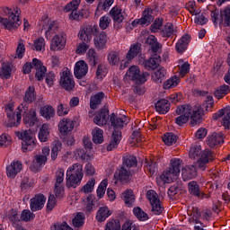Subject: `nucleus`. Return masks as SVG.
I'll use <instances>...</instances> for the list:
<instances>
[{
    "instance_id": "1",
    "label": "nucleus",
    "mask_w": 230,
    "mask_h": 230,
    "mask_svg": "<svg viewBox=\"0 0 230 230\" xmlns=\"http://www.w3.org/2000/svg\"><path fill=\"white\" fill-rule=\"evenodd\" d=\"M110 121L111 127H114V130L111 135V142L107 146V150L108 152H112V150L116 149L119 143H121V131L118 128H123L130 119L127 116H122L120 118L118 116H111Z\"/></svg>"
},
{
    "instance_id": "2",
    "label": "nucleus",
    "mask_w": 230,
    "mask_h": 230,
    "mask_svg": "<svg viewBox=\"0 0 230 230\" xmlns=\"http://www.w3.org/2000/svg\"><path fill=\"white\" fill-rule=\"evenodd\" d=\"M0 13L8 15V18L0 17V22L4 26L5 30H16L21 26V8L16 7L13 11L8 7L0 9Z\"/></svg>"
},
{
    "instance_id": "3",
    "label": "nucleus",
    "mask_w": 230,
    "mask_h": 230,
    "mask_svg": "<svg viewBox=\"0 0 230 230\" xmlns=\"http://www.w3.org/2000/svg\"><path fill=\"white\" fill-rule=\"evenodd\" d=\"M84 179V170L80 164H75L66 171V188H78L82 184Z\"/></svg>"
},
{
    "instance_id": "4",
    "label": "nucleus",
    "mask_w": 230,
    "mask_h": 230,
    "mask_svg": "<svg viewBox=\"0 0 230 230\" xmlns=\"http://www.w3.org/2000/svg\"><path fill=\"white\" fill-rule=\"evenodd\" d=\"M15 136L22 141V152H31L35 148L37 139L31 130L16 131Z\"/></svg>"
},
{
    "instance_id": "5",
    "label": "nucleus",
    "mask_w": 230,
    "mask_h": 230,
    "mask_svg": "<svg viewBox=\"0 0 230 230\" xmlns=\"http://www.w3.org/2000/svg\"><path fill=\"white\" fill-rule=\"evenodd\" d=\"M127 75L136 84H143L148 80L150 74L146 72H141L139 66H133L128 70Z\"/></svg>"
},
{
    "instance_id": "6",
    "label": "nucleus",
    "mask_w": 230,
    "mask_h": 230,
    "mask_svg": "<svg viewBox=\"0 0 230 230\" xmlns=\"http://www.w3.org/2000/svg\"><path fill=\"white\" fill-rule=\"evenodd\" d=\"M59 85L67 91V93H71V91H75V78H73V74H71V70L66 68L60 74Z\"/></svg>"
},
{
    "instance_id": "7",
    "label": "nucleus",
    "mask_w": 230,
    "mask_h": 230,
    "mask_svg": "<svg viewBox=\"0 0 230 230\" xmlns=\"http://www.w3.org/2000/svg\"><path fill=\"white\" fill-rule=\"evenodd\" d=\"M181 164L182 160L180 158L171 159L169 169L164 172V179L170 181L171 177H179L181 175Z\"/></svg>"
},
{
    "instance_id": "8",
    "label": "nucleus",
    "mask_w": 230,
    "mask_h": 230,
    "mask_svg": "<svg viewBox=\"0 0 230 230\" xmlns=\"http://www.w3.org/2000/svg\"><path fill=\"white\" fill-rule=\"evenodd\" d=\"M109 13L114 22L113 28L115 30H121L123 28V21H125L123 9L119 5H115Z\"/></svg>"
},
{
    "instance_id": "9",
    "label": "nucleus",
    "mask_w": 230,
    "mask_h": 230,
    "mask_svg": "<svg viewBox=\"0 0 230 230\" xmlns=\"http://www.w3.org/2000/svg\"><path fill=\"white\" fill-rule=\"evenodd\" d=\"M100 28L98 25H87L80 29L78 32V39L82 40V42L89 43L93 39V35H96L98 33Z\"/></svg>"
},
{
    "instance_id": "10",
    "label": "nucleus",
    "mask_w": 230,
    "mask_h": 230,
    "mask_svg": "<svg viewBox=\"0 0 230 230\" xmlns=\"http://www.w3.org/2000/svg\"><path fill=\"white\" fill-rule=\"evenodd\" d=\"M42 30H45V37L49 40L52 35L58 31V22L46 18L41 22Z\"/></svg>"
},
{
    "instance_id": "11",
    "label": "nucleus",
    "mask_w": 230,
    "mask_h": 230,
    "mask_svg": "<svg viewBox=\"0 0 230 230\" xmlns=\"http://www.w3.org/2000/svg\"><path fill=\"white\" fill-rule=\"evenodd\" d=\"M215 161V153L209 149H205L201 151L199 155V159L198 160V166L201 170H206V164Z\"/></svg>"
},
{
    "instance_id": "12",
    "label": "nucleus",
    "mask_w": 230,
    "mask_h": 230,
    "mask_svg": "<svg viewBox=\"0 0 230 230\" xmlns=\"http://www.w3.org/2000/svg\"><path fill=\"white\" fill-rule=\"evenodd\" d=\"M46 200L47 198L42 193L36 194L32 199H31L30 208L32 213H35V211H40V209L44 208Z\"/></svg>"
},
{
    "instance_id": "13",
    "label": "nucleus",
    "mask_w": 230,
    "mask_h": 230,
    "mask_svg": "<svg viewBox=\"0 0 230 230\" xmlns=\"http://www.w3.org/2000/svg\"><path fill=\"white\" fill-rule=\"evenodd\" d=\"M207 144L209 148H217V146H221L224 145V134L222 132H214L208 135L207 137Z\"/></svg>"
},
{
    "instance_id": "14",
    "label": "nucleus",
    "mask_w": 230,
    "mask_h": 230,
    "mask_svg": "<svg viewBox=\"0 0 230 230\" xmlns=\"http://www.w3.org/2000/svg\"><path fill=\"white\" fill-rule=\"evenodd\" d=\"M188 191L192 197H197V199H208V194L200 190V185L196 181H190L188 183Z\"/></svg>"
},
{
    "instance_id": "15",
    "label": "nucleus",
    "mask_w": 230,
    "mask_h": 230,
    "mask_svg": "<svg viewBox=\"0 0 230 230\" xmlns=\"http://www.w3.org/2000/svg\"><path fill=\"white\" fill-rule=\"evenodd\" d=\"M131 177L132 172H130V169H127V167H124L123 165H121V167L114 173V179L119 181V182H129Z\"/></svg>"
},
{
    "instance_id": "16",
    "label": "nucleus",
    "mask_w": 230,
    "mask_h": 230,
    "mask_svg": "<svg viewBox=\"0 0 230 230\" xmlns=\"http://www.w3.org/2000/svg\"><path fill=\"white\" fill-rule=\"evenodd\" d=\"M87 73H89V66H87V63L84 60L77 61L74 68V75L75 78L80 80L81 78H84Z\"/></svg>"
},
{
    "instance_id": "17",
    "label": "nucleus",
    "mask_w": 230,
    "mask_h": 230,
    "mask_svg": "<svg viewBox=\"0 0 230 230\" xmlns=\"http://www.w3.org/2000/svg\"><path fill=\"white\" fill-rule=\"evenodd\" d=\"M32 66L36 69L35 76L39 82L44 80V76H46V71L48 68L42 65V61L37 58L32 59Z\"/></svg>"
},
{
    "instance_id": "18",
    "label": "nucleus",
    "mask_w": 230,
    "mask_h": 230,
    "mask_svg": "<svg viewBox=\"0 0 230 230\" xmlns=\"http://www.w3.org/2000/svg\"><path fill=\"white\" fill-rule=\"evenodd\" d=\"M143 64L145 69H146L147 71L157 69V67H159V64H161V56H159V54H154L148 59L144 60Z\"/></svg>"
},
{
    "instance_id": "19",
    "label": "nucleus",
    "mask_w": 230,
    "mask_h": 230,
    "mask_svg": "<svg viewBox=\"0 0 230 230\" xmlns=\"http://www.w3.org/2000/svg\"><path fill=\"white\" fill-rule=\"evenodd\" d=\"M21 170H22V164L20 161L12 162L11 164L6 167L7 177L15 179L17 173H20Z\"/></svg>"
},
{
    "instance_id": "20",
    "label": "nucleus",
    "mask_w": 230,
    "mask_h": 230,
    "mask_svg": "<svg viewBox=\"0 0 230 230\" xmlns=\"http://www.w3.org/2000/svg\"><path fill=\"white\" fill-rule=\"evenodd\" d=\"M93 42L96 49H104L107 45V33L98 31V33L93 34Z\"/></svg>"
},
{
    "instance_id": "21",
    "label": "nucleus",
    "mask_w": 230,
    "mask_h": 230,
    "mask_svg": "<svg viewBox=\"0 0 230 230\" xmlns=\"http://www.w3.org/2000/svg\"><path fill=\"white\" fill-rule=\"evenodd\" d=\"M191 40L190 34H184L176 43L175 49L177 53L182 54L188 49V46Z\"/></svg>"
},
{
    "instance_id": "22",
    "label": "nucleus",
    "mask_w": 230,
    "mask_h": 230,
    "mask_svg": "<svg viewBox=\"0 0 230 230\" xmlns=\"http://www.w3.org/2000/svg\"><path fill=\"white\" fill-rule=\"evenodd\" d=\"M66 46V38H64V34H58L54 36L52 39V43L50 45L51 51H58L60 49H64Z\"/></svg>"
},
{
    "instance_id": "23",
    "label": "nucleus",
    "mask_w": 230,
    "mask_h": 230,
    "mask_svg": "<svg viewBox=\"0 0 230 230\" xmlns=\"http://www.w3.org/2000/svg\"><path fill=\"white\" fill-rule=\"evenodd\" d=\"M197 175H198L197 167L195 165H189L181 169V176L184 182H186V181L195 179Z\"/></svg>"
},
{
    "instance_id": "24",
    "label": "nucleus",
    "mask_w": 230,
    "mask_h": 230,
    "mask_svg": "<svg viewBox=\"0 0 230 230\" xmlns=\"http://www.w3.org/2000/svg\"><path fill=\"white\" fill-rule=\"evenodd\" d=\"M141 43L137 42L133 43L129 47V50L128 51L126 55L127 60H134L135 57H137V55H141V52L143 51V49L141 48Z\"/></svg>"
},
{
    "instance_id": "25",
    "label": "nucleus",
    "mask_w": 230,
    "mask_h": 230,
    "mask_svg": "<svg viewBox=\"0 0 230 230\" xmlns=\"http://www.w3.org/2000/svg\"><path fill=\"white\" fill-rule=\"evenodd\" d=\"M48 162V157L42 155H36L34 160L32 161V164L31 169L32 172H39L41 166H44Z\"/></svg>"
},
{
    "instance_id": "26",
    "label": "nucleus",
    "mask_w": 230,
    "mask_h": 230,
    "mask_svg": "<svg viewBox=\"0 0 230 230\" xmlns=\"http://www.w3.org/2000/svg\"><path fill=\"white\" fill-rule=\"evenodd\" d=\"M146 44H148V46H150L151 51L152 53H154V55H159L163 46L160 45V43L157 41V38H155V36L154 35L149 36L146 39Z\"/></svg>"
},
{
    "instance_id": "27",
    "label": "nucleus",
    "mask_w": 230,
    "mask_h": 230,
    "mask_svg": "<svg viewBox=\"0 0 230 230\" xmlns=\"http://www.w3.org/2000/svg\"><path fill=\"white\" fill-rule=\"evenodd\" d=\"M112 215V211L108 207H101L96 213L95 218L97 222H105Z\"/></svg>"
},
{
    "instance_id": "28",
    "label": "nucleus",
    "mask_w": 230,
    "mask_h": 230,
    "mask_svg": "<svg viewBox=\"0 0 230 230\" xmlns=\"http://www.w3.org/2000/svg\"><path fill=\"white\" fill-rule=\"evenodd\" d=\"M152 80L155 84H163L166 80V69L160 67L152 74Z\"/></svg>"
},
{
    "instance_id": "29",
    "label": "nucleus",
    "mask_w": 230,
    "mask_h": 230,
    "mask_svg": "<svg viewBox=\"0 0 230 230\" xmlns=\"http://www.w3.org/2000/svg\"><path fill=\"white\" fill-rule=\"evenodd\" d=\"M121 199L125 202V204L128 206V208H132L136 200L134 190L130 189H127L124 192H122Z\"/></svg>"
},
{
    "instance_id": "30",
    "label": "nucleus",
    "mask_w": 230,
    "mask_h": 230,
    "mask_svg": "<svg viewBox=\"0 0 230 230\" xmlns=\"http://www.w3.org/2000/svg\"><path fill=\"white\" fill-rule=\"evenodd\" d=\"M4 107L7 116H24L25 111H22V109H24L22 106H19L16 111H13L15 107L13 102H9Z\"/></svg>"
},
{
    "instance_id": "31",
    "label": "nucleus",
    "mask_w": 230,
    "mask_h": 230,
    "mask_svg": "<svg viewBox=\"0 0 230 230\" xmlns=\"http://www.w3.org/2000/svg\"><path fill=\"white\" fill-rule=\"evenodd\" d=\"M155 111L160 114H166L170 111V101L162 99L155 103Z\"/></svg>"
},
{
    "instance_id": "32",
    "label": "nucleus",
    "mask_w": 230,
    "mask_h": 230,
    "mask_svg": "<svg viewBox=\"0 0 230 230\" xmlns=\"http://www.w3.org/2000/svg\"><path fill=\"white\" fill-rule=\"evenodd\" d=\"M105 98V93L103 92H99L90 98V109L93 111L98 109V105L102 104V102Z\"/></svg>"
},
{
    "instance_id": "33",
    "label": "nucleus",
    "mask_w": 230,
    "mask_h": 230,
    "mask_svg": "<svg viewBox=\"0 0 230 230\" xmlns=\"http://www.w3.org/2000/svg\"><path fill=\"white\" fill-rule=\"evenodd\" d=\"M59 132L62 136H66L67 132H71L75 128V124L71 120H61L58 124Z\"/></svg>"
},
{
    "instance_id": "34",
    "label": "nucleus",
    "mask_w": 230,
    "mask_h": 230,
    "mask_svg": "<svg viewBox=\"0 0 230 230\" xmlns=\"http://www.w3.org/2000/svg\"><path fill=\"white\" fill-rule=\"evenodd\" d=\"M40 143H46L49 139V125L42 124L38 134Z\"/></svg>"
},
{
    "instance_id": "35",
    "label": "nucleus",
    "mask_w": 230,
    "mask_h": 230,
    "mask_svg": "<svg viewBox=\"0 0 230 230\" xmlns=\"http://www.w3.org/2000/svg\"><path fill=\"white\" fill-rule=\"evenodd\" d=\"M121 166L128 170H130V168H136V166H137V158L135 155L124 156Z\"/></svg>"
},
{
    "instance_id": "36",
    "label": "nucleus",
    "mask_w": 230,
    "mask_h": 230,
    "mask_svg": "<svg viewBox=\"0 0 230 230\" xmlns=\"http://www.w3.org/2000/svg\"><path fill=\"white\" fill-rule=\"evenodd\" d=\"M85 224V214L84 212H77L75 217L72 219V226L77 229L84 227Z\"/></svg>"
},
{
    "instance_id": "37",
    "label": "nucleus",
    "mask_w": 230,
    "mask_h": 230,
    "mask_svg": "<svg viewBox=\"0 0 230 230\" xmlns=\"http://www.w3.org/2000/svg\"><path fill=\"white\" fill-rule=\"evenodd\" d=\"M87 17H89V11L85 9L75 10L70 13L71 21H82V19H87Z\"/></svg>"
},
{
    "instance_id": "38",
    "label": "nucleus",
    "mask_w": 230,
    "mask_h": 230,
    "mask_svg": "<svg viewBox=\"0 0 230 230\" xmlns=\"http://www.w3.org/2000/svg\"><path fill=\"white\" fill-rule=\"evenodd\" d=\"M22 119V116H7L4 120V125L8 128L19 127Z\"/></svg>"
},
{
    "instance_id": "39",
    "label": "nucleus",
    "mask_w": 230,
    "mask_h": 230,
    "mask_svg": "<svg viewBox=\"0 0 230 230\" xmlns=\"http://www.w3.org/2000/svg\"><path fill=\"white\" fill-rule=\"evenodd\" d=\"M9 221L13 224V227L15 229H21V226H22V223L21 222V217H19V214L17 211H12L9 214Z\"/></svg>"
},
{
    "instance_id": "40",
    "label": "nucleus",
    "mask_w": 230,
    "mask_h": 230,
    "mask_svg": "<svg viewBox=\"0 0 230 230\" xmlns=\"http://www.w3.org/2000/svg\"><path fill=\"white\" fill-rule=\"evenodd\" d=\"M133 215L139 220V222H146L148 220V214L144 211L141 207H135L133 208Z\"/></svg>"
},
{
    "instance_id": "41",
    "label": "nucleus",
    "mask_w": 230,
    "mask_h": 230,
    "mask_svg": "<svg viewBox=\"0 0 230 230\" xmlns=\"http://www.w3.org/2000/svg\"><path fill=\"white\" fill-rule=\"evenodd\" d=\"M178 116H192V107L190 104L180 105L176 109Z\"/></svg>"
},
{
    "instance_id": "42",
    "label": "nucleus",
    "mask_w": 230,
    "mask_h": 230,
    "mask_svg": "<svg viewBox=\"0 0 230 230\" xmlns=\"http://www.w3.org/2000/svg\"><path fill=\"white\" fill-rule=\"evenodd\" d=\"M87 60L88 64L92 67H96L98 65V53H96V50L94 49H90L87 52Z\"/></svg>"
},
{
    "instance_id": "43",
    "label": "nucleus",
    "mask_w": 230,
    "mask_h": 230,
    "mask_svg": "<svg viewBox=\"0 0 230 230\" xmlns=\"http://www.w3.org/2000/svg\"><path fill=\"white\" fill-rule=\"evenodd\" d=\"M220 22L223 26H230V7L220 11Z\"/></svg>"
},
{
    "instance_id": "44",
    "label": "nucleus",
    "mask_w": 230,
    "mask_h": 230,
    "mask_svg": "<svg viewBox=\"0 0 230 230\" xmlns=\"http://www.w3.org/2000/svg\"><path fill=\"white\" fill-rule=\"evenodd\" d=\"M93 142L95 145H102L103 143V129L96 128L92 132Z\"/></svg>"
},
{
    "instance_id": "45",
    "label": "nucleus",
    "mask_w": 230,
    "mask_h": 230,
    "mask_svg": "<svg viewBox=\"0 0 230 230\" xmlns=\"http://www.w3.org/2000/svg\"><path fill=\"white\" fill-rule=\"evenodd\" d=\"M23 102H25V103H33V102H35V86H29L27 88Z\"/></svg>"
},
{
    "instance_id": "46",
    "label": "nucleus",
    "mask_w": 230,
    "mask_h": 230,
    "mask_svg": "<svg viewBox=\"0 0 230 230\" xmlns=\"http://www.w3.org/2000/svg\"><path fill=\"white\" fill-rule=\"evenodd\" d=\"M200 154H202V147L199 144H194L190 146L189 151V157L190 159H197V157H200Z\"/></svg>"
},
{
    "instance_id": "47",
    "label": "nucleus",
    "mask_w": 230,
    "mask_h": 230,
    "mask_svg": "<svg viewBox=\"0 0 230 230\" xmlns=\"http://www.w3.org/2000/svg\"><path fill=\"white\" fill-rule=\"evenodd\" d=\"M157 162H154V160H146L144 170L150 175H154V173L157 172Z\"/></svg>"
},
{
    "instance_id": "48",
    "label": "nucleus",
    "mask_w": 230,
    "mask_h": 230,
    "mask_svg": "<svg viewBox=\"0 0 230 230\" xmlns=\"http://www.w3.org/2000/svg\"><path fill=\"white\" fill-rule=\"evenodd\" d=\"M208 106L196 104L192 107V116H206Z\"/></svg>"
},
{
    "instance_id": "49",
    "label": "nucleus",
    "mask_w": 230,
    "mask_h": 230,
    "mask_svg": "<svg viewBox=\"0 0 230 230\" xmlns=\"http://www.w3.org/2000/svg\"><path fill=\"white\" fill-rule=\"evenodd\" d=\"M114 4V0H104L103 2H99L97 4V8L95 13H98V12H108V10Z\"/></svg>"
},
{
    "instance_id": "50",
    "label": "nucleus",
    "mask_w": 230,
    "mask_h": 230,
    "mask_svg": "<svg viewBox=\"0 0 230 230\" xmlns=\"http://www.w3.org/2000/svg\"><path fill=\"white\" fill-rule=\"evenodd\" d=\"M108 185L109 181H107V179H104L101 181L96 190L97 197L99 199H103V197L105 196V191H107Z\"/></svg>"
},
{
    "instance_id": "51",
    "label": "nucleus",
    "mask_w": 230,
    "mask_h": 230,
    "mask_svg": "<svg viewBox=\"0 0 230 230\" xmlns=\"http://www.w3.org/2000/svg\"><path fill=\"white\" fill-rule=\"evenodd\" d=\"M104 230H121V223L119 222V219L109 220L105 225Z\"/></svg>"
},
{
    "instance_id": "52",
    "label": "nucleus",
    "mask_w": 230,
    "mask_h": 230,
    "mask_svg": "<svg viewBox=\"0 0 230 230\" xmlns=\"http://www.w3.org/2000/svg\"><path fill=\"white\" fill-rule=\"evenodd\" d=\"M163 141L167 146H172V145L177 143V135L174 133H165L163 137Z\"/></svg>"
},
{
    "instance_id": "53",
    "label": "nucleus",
    "mask_w": 230,
    "mask_h": 230,
    "mask_svg": "<svg viewBox=\"0 0 230 230\" xmlns=\"http://www.w3.org/2000/svg\"><path fill=\"white\" fill-rule=\"evenodd\" d=\"M229 92V85L223 84L219 87V89L215 91L214 95L216 98H217V100H221V98H224V96H226Z\"/></svg>"
},
{
    "instance_id": "54",
    "label": "nucleus",
    "mask_w": 230,
    "mask_h": 230,
    "mask_svg": "<svg viewBox=\"0 0 230 230\" xmlns=\"http://www.w3.org/2000/svg\"><path fill=\"white\" fill-rule=\"evenodd\" d=\"M96 184V180L94 178H91L86 184H84L82 189L81 191H83V193H93V191H94V185Z\"/></svg>"
},
{
    "instance_id": "55",
    "label": "nucleus",
    "mask_w": 230,
    "mask_h": 230,
    "mask_svg": "<svg viewBox=\"0 0 230 230\" xmlns=\"http://www.w3.org/2000/svg\"><path fill=\"white\" fill-rule=\"evenodd\" d=\"M0 76L3 80H8L12 76V67L8 64H4L0 71Z\"/></svg>"
},
{
    "instance_id": "56",
    "label": "nucleus",
    "mask_w": 230,
    "mask_h": 230,
    "mask_svg": "<svg viewBox=\"0 0 230 230\" xmlns=\"http://www.w3.org/2000/svg\"><path fill=\"white\" fill-rule=\"evenodd\" d=\"M154 21V16L150 14L148 12L144 11L143 16L141 19L138 20L139 24L141 26H148Z\"/></svg>"
},
{
    "instance_id": "57",
    "label": "nucleus",
    "mask_w": 230,
    "mask_h": 230,
    "mask_svg": "<svg viewBox=\"0 0 230 230\" xmlns=\"http://www.w3.org/2000/svg\"><path fill=\"white\" fill-rule=\"evenodd\" d=\"M62 150V142L57 141L51 149V159L52 161H56L57 157H58V153Z\"/></svg>"
},
{
    "instance_id": "58",
    "label": "nucleus",
    "mask_w": 230,
    "mask_h": 230,
    "mask_svg": "<svg viewBox=\"0 0 230 230\" xmlns=\"http://www.w3.org/2000/svg\"><path fill=\"white\" fill-rule=\"evenodd\" d=\"M179 85V77L172 76L164 83V89H172Z\"/></svg>"
},
{
    "instance_id": "59",
    "label": "nucleus",
    "mask_w": 230,
    "mask_h": 230,
    "mask_svg": "<svg viewBox=\"0 0 230 230\" xmlns=\"http://www.w3.org/2000/svg\"><path fill=\"white\" fill-rule=\"evenodd\" d=\"M80 0H72L70 3H68L64 7V12H75V10H78V6H80Z\"/></svg>"
},
{
    "instance_id": "60",
    "label": "nucleus",
    "mask_w": 230,
    "mask_h": 230,
    "mask_svg": "<svg viewBox=\"0 0 230 230\" xmlns=\"http://www.w3.org/2000/svg\"><path fill=\"white\" fill-rule=\"evenodd\" d=\"M152 206V213H154V215H162L163 211H164V208L163 207V205H161V199H159L156 202L151 203Z\"/></svg>"
},
{
    "instance_id": "61",
    "label": "nucleus",
    "mask_w": 230,
    "mask_h": 230,
    "mask_svg": "<svg viewBox=\"0 0 230 230\" xmlns=\"http://www.w3.org/2000/svg\"><path fill=\"white\" fill-rule=\"evenodd\" d=\"M35 218V215L30 209H23L21 213V220L23 222H30Z\"/></svg>"
},
{
    "instance_id": "62",
    "label": "nucleus",
    "mask_w": 230,
    "mask_h": 230,
    "mask_svg": "<svg viewBox=\"0 0 230 230\" xmlns=\"http://www.w3.org/2000/svg\"><path fill=\"white\" fill-rule=\"evenodd\" d=\"M23 123L29 127H35V125H39V118L37 116H24Z\"/></svg>"
},
{
    "instance_id": "63",
    "label": "nucleus",
    "mask_w": 230,
    "mask_h": 230,
    "mask_svg": "<svg viewBox=\"0 0 230 230\" xmlns=\"http://www.w3.org/2000/svg\"><path fill=\"white\" fill-rule=\"evenodd\" d=\"M40 114L41 116H53L55 114V109L51 105H45L40 108Z\"/></svg>"
},
{
    "instance_id": "64",
    "label": "nucleus",
    "mask_w": 230,
    "mask_h": 230,
    "mask_svg": "<svg viewBox=\"0 0 230 230\" xmlns=\"http://www.w3.org/2000/svg\"><path fill=\"white\" fill-rule=\"evenodd\" d=\"M51 230H73L71 226L67 224V222L64 221L61 224H55L51 226Z\"/></svg>"
}]
</instances>
